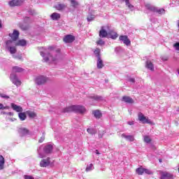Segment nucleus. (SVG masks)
<instances>
[{
	"label": "nucleus",
	"instance_id": "obj_16",
	"mask_svg": "<svg viewBox=\"0 0 179 179\" xmlns=\"http://www.w3.org/2000/svg\"><path fill=\"white\" fill-rule=\"evenodd\" d=\"M50 157L48 159H43L40 162V166L41 167H48L50 166Z\"/></svg>",
	"mask_w": 179,
	"mask_h": 179
},
{
	"label": "nucleus",
	"instance_id": "obj_17",
	"mask_svg": "<svg viewBox=\"0 0 179 179\" xmlns=\"http://www.w3.org/2000/svg\"><path fill=\"white\" fill-rule=\"evenodd\" d=\"M43 152L46 155H49L50 153H52V145L49 144V145H45L43 148Z\"/></svg>",
	"mask_w": 179,
	"mask_h": 179
},
{
	"label": "nucleus",
	"instance_id": "obj_28",
	"mask_svg": "<svg viewBox=\"0 0 179 179\" xmlns=\"http://www.w3.org/2000/svg\"><path fill=\"white\" fill-rule=\"evenodd\" d=\"M26 113L29 118H36L37 117V114L31 110H27Z\"/></svg>",
	"mask_w": 179,
	"mask_h": 179
},
{
	"label": "nucleus",
	"instance_id": "obj_18",
	"mask_svg": "<svg viewBox=\"0 0 179 179\" xmlns=\"http://www.w3.org/2000/svg\"><path fill=\"white\" fill-rule=\"evenodd\" d=\"M96 67L98 69H103V68H104V62H103V59H101V57L97 59Z\"/></svg>",
	"mask_w": 179,
	"mask_h": 179
},
{
	"label": "nucleus",
	"instance_id": "obj_38",
	"mask_svg": "<svg viewBox=\"0 0 179 179\" xmlns=\"http://www.w3.org/2000/svg\"><path fill=\"white\" fill-rule=\"evenodd\" d=\"M96 44L97 45H104V44H106V42L100 38L99 41H96Z\"/></svg>",
	"mask_w": 179,
	"mask_h": 179
},
{
	"label": "nucleus",
	"instance_id": "obj_44",
	"mask_svg": "<svg viewBox=\"0 0 179 179\" xmlns=\"http://www.w3.org/2000/svg\"><path fill=\"white\" fill-rule=\"evenodd\" d=\"M92 98L94 99V100H97V101L101 100V99H103L101 96H97V95L94 96Z\"/></svg>",
	"mask_w": 179,
	"mask_h": 179
},
{
	"label": "nucleus",
	"instance_id": "obj_29",
	"mask_svg": "<svg viewBox=\"0 0 179 179\" xmlns=\"http://www.w3.org/2000/svg\"><path fill=\"white\" fill-rule=\"evenodd\" d=\"M108 35L112 40H115L118 37V34L114 31H110Z\"/></svg>",
	"mask_w": 179,
	"mask_h": 179
},
{
	"label": "nucleus",
	"instance_id": "obj_41",
	"mask_svg": "<svg viewBox=\"0 0 179 179\" xmlns=\"http://www.w3.org/2000/svg\"><path fill=\"white\" fill-rule=\"evenodd\" d=\"M45 139V136L43 134L38 140L39 143H43L44 142V140Z\"/></svg>",
	"mask_w": 179,
	"mask_h": 179
},
{
	"label": "nucleus",
	"instance_id": "obj_9",
	"mask_svg": "<svg viewBox=\"0 0 179 179\" xmlns=\"http://www.w3.org/2000/svg\"><path fill=\"white\" fill-rule=\"evenodd\" d=\"M63 41L68 44L73 43L75 41V36L71 34L66 35L63 38Z\"/></svg>",
	"mask_w": 179,
	"mask_h": 179
},
{
	"label": "nucleus",
	"instance_id": "obj_13",
	"mask_svg": "<svg viewBox=\"0 0 179 179\" xmlns=\"http://www.w3.org/2000/svg\"><path fill=\"white\" fill-rule=\"evenodd\" d=\"M145 68L151 71V72H155V65L150 60H147L145 62Z\"/></svg>",
	"mask_w": 179,
	"mask_h": 179
},
{
	"label": "nucleus",
	"instance_id": "obj_25",
	"mask_svg": "<svg viewBox=\"0 0 179 179\" xmlns=\"http://www.w3.org/2000/svg\"><path fill=\"white\" fill-rule=\"evenodd\" d=\"M108 34L107 31L105 29H102L99 31V37H102V38L107 37Z\"/></svg>",
	"mask_w": 179,
	"mask_h": 179
},
{
	"label": "nucleus",
	"instance_id": "obj_24",
	"mask_svg": "<svg viewBox=\"0 0 179 179\" xmlns=\"http://www.w3.org/2000/svg\"><path fill=\"white\" fill-rule=\"evenodd\" d=\"M5 166V158L0 155V170H3Z\"/></svg>",
	"mask_w": 179,
	"mask_h": 179
},
{
	"label": "nucleus",
	"instance_id": "obj_52",
	"mask_svg": "<svg viewBox=\"0 0 179 179\" xmlns=\"http://www.w3.org/2000/svg\"><path fill=\"white\" fill-rule=\"evenodd\" d=\"M22 29H23V30H27V29H29V27H22Z\"/></svg>",
	"mask_w": 179,
	"mask_h": 179
},
{
	"label": "nucleus",
	"instance_id": "obj_26",
	"mask_svg": "<svg viewBox=\"0 0 179 179\" xmlns=\"http://www.w3.org/2000/svg\"><path fill=\"white\" fill-rule=\"evenodd\" d=\"M122 138H124L129 142H134V141H135V138H134V136H127L123 134H122Z\"/></svg>",
	"mask_w": 179,
	"mask_h": 179
},
{
	"label": "nucleus",
	"instance_id": "obj_3",
	"mask_svg": "<svg viewBox=\"0 0 179 179\" xmlns=\"http://www.w3.org/2000/svg\"><path fill=\"white\" fill-rule=\"evenodd\" d=\"M20 35V33L19 32V31L14 29L13 34H8L11 40H8V41H13V43H15V41H17V39L19 38Z\"/></svg>",
	"mask_w": 179,
	"mask_h": 179
},
{
	"label": "nucleus",
	"instance_id": "obj_7",
	"mask_svg": "<svg viewBox=\"0 0 179 179\" xmlns=\"http://www.w3.org/2000/svg\"><path fill=\"white\" fill-rule=\"evenodd\" d=\"M10 79L13 85H15V86H20L22 85V81H20V79L17 78V76L15 74H11L10 76Z\"/></svg>",
	"mask_w": 179,
	"mask_h": 179
},
{
	"label": "nucleus",
	"instance_id": "obj_58",
	"mask_svg": "<svg viewBox=\"0 0 179 179\" xmlns=\"http://www.w3.org/2000/svg\"><path fill=\"white\" fill-rule=\"evenodd\" d=\"M122 1H125V0H122Z\"/></svg>",
	"mask_w": 179,
	"mask_h": 179
},
{
	"label": "nucleus",
	"instance_id": "obj_34",
	"mask_svg": "<svg viewBox=\"0 0 179 179\" xmlns=\"http://www.w3.org/2000/svg\"><path fill=\"white\" fill-rule=\"evenodd\" d=\"M100 48H96L95 50L94 51V55H96L97 59L101 58V56H100Z\"/></svg>",
	"mask_w": 179,
	"mask_h": 179
},
{
	"label": "nucleus",
	"instance_id": "obj_4",
	"mask_svg": "<svg viewBox=\"0 0 179 179\" xmlns=\"http://www.w3.org/2000/svg\"><path fill=\"white\" fill-rule=\"evenodd\" d=\"M48 82V78L44 76H40L36 78V85H45Z\"/></svg>",
	"mask_w": 179,
	"mask_h": 179
},
{
	"label": "nucleus",
	"instance_id": "obj_6",
	"mask_svg": "<svg viewBox=\"0 0 179 179\" xmlns=\"http://www.w3.org/2000/svg\"><path fill=\"white\" fill-rule=\"evenodd\" d=\"M138 120L141 121L143 124H151L150 120L146 117L142 113H139L138 115Z\"/></svg>",
	"mask_w": 179,
	"mask_h": 179
},
{
	"label": "nucleus",
	"instance_id": "obj_42",
	"mask_svg": "<svg viewBox=\"0 0 179 179\" xmlns=\"http://www.w3.org/2000/svg\"><path fill=\"white\" fill-rule=\"evenodd\" d=\"M173 47L176 51H179V42H176L175 44H173Z\"/></svg>",
	"mask_w": 179,
	"mask_h": 179
},
{
	"label": "nucleus",
	"instance_id": "obj_50",
	"mask_svg": "<svg viewBox=\"0 0 179 179\" xmlns=\"http://www.w3.org/2000/svg\"><path fill=\"white\" fill-rule=\"evenodd\" d=\"M129 82H131V83H135V78H129Z\"/></svg>",
	"mask_w": 179,
	"mask_h": 179
},
{
	"label": "nucleus",
	"instance_id": "obj_11",
	"mask_svg": "<svg viewBox=\"0 0 179 179\" xmlns=\"http://www.w3.org/2000/svg\"><path fill=\"white\" fill-rule=\"evenodd\" d=\"M119 40H120V41H123V43H124L125 45H131V40H129L127 36H120L119 37Z\"/></svg>",
	"mask_w": 179,
	"mask_h": 179
},
{
	"label": "nucleus",
	"instance_id": "obj_53",
	"mask_svg": "<svg viewBox=\"0 0 179 179\" xmlns=\"http://www.w3.org/2000/svg\"><path fill=\"white\" fill-rule=\"evenodd\" d=\"M96 155H100V152H99V150H96Z\"/></svg>",
	"mask_w": 179,
	"mask_h": 179
},
{
	"label": "nucleus",
	"instance_id": "obj_10",
	"mask_svg": "<svg viewBox=\"0 0 179 179\" xmlns=\"http://www.w3.org/2000/svg\"><path fill=\"white\" fill-rule=\"evenodd\" d=\"M159 173L161 174L160 179H173V178H174L173 175L170 173L163 172V171H160Z\"/></svg>",
	"mask_w": 179,
	"mask_h": 179
},
{
	"label": "nucleus",
	"instance_id": "obj_12",
	"mask_svg": "<svg viewBox=\"0 0 179 179\" xmlns=\"http://www.w3.org/2000/svg\"><path fill=\"white\" fill-rule=\"evenodd\" d=\"M19 134L21 136H26V135H29L30 134V130L27 128H20L18 130Z\"/></svg>",
	"mask_w": 179,
	"mask_h": 179
},
{
	"label": "nucleus",
	"instance_id": "obj_56",
	"mask_svg": "<svg viewBox=\"0 0 179 179\" xmlns=\"http://www.w3.org/2000/svg\"><path fill=\"white\" fill-rule=\"evenodd\" d=\"M19 59H22V56H20V57H19Z\"/></svg>",
	"mask_w": 179,
	"mask_h": 179
},
{
	"label": "nucleus",
	"instance_id": "obj_20",
	"mask_svg": "<svg viewBox=\"0 0 179 179\" xmlns=\"http://www.w3.org/2000/svg\"><path fill=\"white\" fill-rule=\"evenodd\" d=\"M62 113H74V105L62 109Z\"/></svg>",
	"mask_w": 179,
	"mask_h": 179
},
{
	"label": "nucleus",
	"instance_id": "obj_1",
	"mask_svg": "<svg viewBox=\"0 0 179 179\" xmlns=\"http://www.w3.org/2000/svg\"><path fill=\"white\" fill-rule=\"evenodd\" d=\"M61 50L58 49L55 50V48L54 46H49L47 50L45 52H41V57H45L44 59L47 62V61H52V62H55L57 61V56L56 55L55 57L52 55H55V54H59ZM45 55H47L45 57Z\"/></svg>",
	"mask_w": 179,
	"mask_h": 179
},
{
	"label": "nucleus",
	"instance_id": "obj_45",
	"mask_svg": "<svg viewBox=\"0 0 179 179\" xmlns=\"http://www.w3.org/2000/svg\"><path fill=\"white\" fill-rule=\"evenodd\" d=\"M124 1L126 2V5L129 8H134V6L132 5H131V3H129V0H124Z\"/></svg>",
	"mask_w": 179,
	"mask_h": 179
},
{
	"label": "nucleus",
	"instance_id": "obj_33",
	"mask_svg": "<svg viewBox=\"0 0 179 179\" xmlns=\"http://www.w3.org/2000/svg\"><path fill=\"white\" fill-rule=\"evenodd\" d=\"M154 12L159 13V15H164V13H166V10H164V8H160V9L155 8V10Z\"/></svg>",
	"mask_w": 179,
	"mask_h": 179
},
{
	"label": "nucleus",
	"instance_id": "obj_47",
	"mask_svg": "<svg viewBox=\"0 0 179 179\" xmlns=\"http://www.w3.org/2000/svg\"><path fill=\"white\" fill-rule=\"evenodd\" d=\"M144 173H145V174H152V172L149 169H145V168H144Z\"/></svg>",
	"mask_w": 179,
	"mask_h": 179
},
{
	"label": "nucleus",
	"instance_id": "obj_37",
	"mask_svg": "<svg viewBox=\"0 0 179 179\" xmlns=\"http://www.w3.org/2000/svg\"><path fill=\"white\" fill-rule=\"evenodd\" d=\"M144 142L145 143H150V142H152V139H150V137H149V136H145Z\"/></svg>",
	"mask_w": 179,
	"mask_h": 179
},
{
	"label": "nucleus",
	"instance_id": "obj_55",
	"mask_svg": "<svg viewBox=\"0 0 179 179\" xmlns=\"http://www.w3.org/2000/svg\"><path fill=\"white\" fill-rule=\"evenodd\" d=\"M159 163H162L163 161L162 160V159H159Z\"/></svg>",
	"mask_w": 179,
	"mask_h": 179
},
{
	"label": "nucleus",
	"instance_id": "obj_15",
	"mask_svg": "<svg viewBox=\"0 0 179 179\" xmlns=\"http://www.w3.org/2000/svg\"><path fill=\"white\" fill-rule=\"evenodd\" d=\"M26 44H27V41H26L24 39L19 40L15 43L14 42V45H15V47H24Z\"/></svg>",
	"mask_w": 179,
	"mask_h": 179
},
{
	"label": "nucleus",
	"instance_id": "obj_49",
	"mask_svg": "<svg viewBox=\"0 0 179 179\" xmlns=\"http://www.w3.org/2000/svg\"><path fill=\"white\" fill-rule=\"evenodd\" d=\"M6 108H8V107H5L3 106V104L0 103V110H5Z\"/></svg>",
	"mask_w": 179,
	"mask_h": 179
},
{
	"label": "nucleus",
	"instance_id": "obj_21",
	"mask_svg": "<svg viewBox=\"0 0 179 179\" xmlns=\"http://www.w3.org/2000/svg\"><path fill=\"white\" fill-rule=\"evenodd\" d=\"M92 114L94 115V117L98 120L103 117V114H101V112H100L99 110H94Z\"/></svg>",
	"mask_w": 179,
	"mask_h": 179
},
{
	"label": "nucleus",
	"instance_id": "obj_8",
	"mask_svg": "<svg viewBox=\"0 0 179 179\" xmlns=\"http://www.w3.org/2000/svg\"><path fill=\"white\" fill-rule=\"evenodd\" d=\"M74 113H79V114H83L86 113V108L80 105H74Z\"/></svg>",
	"mask_w": 179,
	"mask_h": 179
},
{
	"label": "nucleus",
	"instance_id": "obj_2",
	"mask_svg": "<svg viewBox=\"0 0 179 179\" xmlns=\"http://www.w3.org/2000/svg\"><path fill=\"white\" fill-rule=\"evenodd\" d=\"M13 45H15L13 41H6V48L8 50L9 52L11 54H16L17 49L16 48V46H13Z\"/></svg>",
	"mask_w": 179,
	"mask_h": 179
},
{
	"label": "nucleus",
	"instance_id": "obj_31",
	"mask_svg": "<svg viewBox=\"0 0 179 179\" xmlns=\"http://www.w3.org/2000/svg\"><path fill=\"white\" fill-rule=\"evenodd\" d=\"M136 173L138 174V176H143V173H145L144 168L139 167L136 169Z\"/></svg>",
	"mask_w": 179,
	"mask_h": 179
},
{
	"label": "nucleus",
	"instance_id": "obj_48",
	"mask_svg": "<svg viewBox=\"0 0 179 179\" xmlns=\"http://www.w3.org/2000/svg\"><path fill=\"white\" fill-rule=\"evenodd\" d=\"M24 178H25V179H34V178L33 176H28V175H25V176H24Z\"/></svg>",
	"mask_w": 179,
	"mask_h": 179
},
{
	"label": "nucleus",
	"instance_id": "obj_36",
	"mask_svg": "<svg viewBox=\"0 0 179 179\" xmlns=\"http://www.w3.org/2000/svg\"><path fill=\"white\" fill-rule=\"evenodd\" d=\"M71 6H73V8H76V7L79 6V2H78L76 0H71Z\"/></svg>",
	"mask_w": 179,
	"mask_h": 179
},
{
	"label": "nucleus",
	"instance_id": "obj_19",
	"mask_svg": "<svg viewBox=\"0 0 179 179\" xmlns=\"http://www.w3.org/2000/svg\"><path fill=\"white\" fill-rule=\"evenodd\" d=\"M11 107L13 110H14L17 113H22L23 111V108L21 106H19L15 103H11Z\"/></svg>",
	"mask_w": 179,
	"mask_h": 179
},
{
	"label": "nucleus",
	"instance_id": "obj_32",
	"mask_svg": "<svg viewBox=\"0 0 179 179\" xmlns=\"http://www.w3.org/2000/svg\"><path fill=\"white\" fill-rule=\"evenodd\" d=\"M87 132H88L90 135H96V134H97V131H96V129L93 128H88L87 129Z\"/></svg>",
	"mask_w": 179,
	"mask_h": 179
},
{
	"label": "nucleus",
	"instance_id": "obj_23",
	"mask_svg": "<svg viewBox=\"0 0 179 179\" xmlns=\"http://www.w3.org/2000/svg\"><path fill=\"white\" fill-rule=\"evenodd\" d=\"M54 8L57 9V10H64L65 8H66V5L62 3H58L57 5L55 6Z\"/></svg>",
	"mask_w": 179,
	"mask_h": 179
},
{
	"label": "nucleus",
	"instance_id": "obj_22",
	"mask_svg": "<svg viewBox=\"0 0 179 179\" xmlns=\"http://www.w3.org/2000/svg\"><path fill=\"white\" fill-rule=\"evenodd\" d=\"M50 17L52 20H59V19H61V14L53 13L51 14Z\"/></svg>",
	"mask_w": 179,
	"mask_h": 179
},
{
	"label": "nucleus",
	"instance_id": "obj_40",
	"mask_svg": "<svg viewBox=\"0 0 179 179\" xmlns=\"http://www.w3.org/2000/svg\"><path fill=\"white\" fill-rule=\"evenodd\" d=\"M104 134H106L105 131H99V138H101L104 136Z\"/></svg>",
	"mask_w": 179,
	"mask_h": 179
},
{
	"label": "nucleus",
	"instance_id": "obj_51",
	"mask_svg": "<svg viewBox=\"0 0 179 179\" xmlns=\"http://www.w3.org/2000/svg\"><path fill=\"white\" fill-rule=\"evenodd\" d=\"M0 29H2V21L0 20Z\"/></svg>",
	"mask_w": 179,
	"mask_h": 179
},
{
	"label": "nucleus",
	"instance_id": "obj_54",
	"mask_svg": "<svg viewBox=\"0 0 179 179\" xmlns=\"http://www.w3.org/2000/svg\"><path fill=\"white\" fill-rule=\"evenodd\" d=\"M129 124V125H134V122H130Z\"/></svg>",
	"mask_w": 179,
	"mask_h": 179
},
{
	"label": "nucleus",
	"instance_id": "obj_14",
	"mask_svg": "<svg viewBox=\"0 0 179 179\" xmlns=\"http://www.w3.org/2000/svg\"><path fill=\"white\" fill-rule=\"evenodd\" d=\"M122 101H124V103H127V104H134L135 103L134 99L131 98V96H122Z\"/></svg>",
	"mask_w": 179,
	"mask_h": 179
},
{
	"label": "nucleus",
	"instance_id": "obj_43",
	"mask_svg": "<svg viewBox=\"0 0 179 179\" xmlns=\"http://www.w3.org/2000/svg\"><path fill=\"white\" fill-rule=\"evenodd\" d=\"M93 169V164H90L88 167L86 168L85 171H91Z\"/></svg>",
	"mask_w": 179,
	"mask_h": 179
},
{
	"label": "nucleus",
	"instance_id": "obj_35",
	"mask_svg": "<svg viewBox=\"0 0 179 179\" xmlns=\"http://www.w3.org/2000/svg\"><path fill=\"white\" fill-rule=\"evenodd\" d=\"M146 8H147V9H148V10H151V12H155V10H156V7H155L150 4H147Z\"/></svg>",
	"mask_w": 179,
	"mask_h": 179
},
{
	"label": "nucleus",
	"instance_id": "obj_5",
	"mask_svg": "<svg viewBox=\"0 0 179 179\" xmlns=\"http://www.w3.org/2000/svg\"><path fill=\"white\" fill-rule=\"evenodd\" d=\"M24 2V0H11L8 2V5L10 8H15V6H21Z\"/></svg>",
	"mask_w": 179,
	"mask_h": 179
},
{
	"label": "nucleus",
	"instance_id": "obj_39",
	"mask_svg": "<svg viewBox=\"0 0 179 179\" xmlns=\"http://www.w3.org/2000/svg\"><path fill=\"white\" fill-rule=\"evenodd\" d=\"M94 15H90L88 17H87V22H92V20H94Z\"/></svg>",
	"mask_w": 179,
	"mask_h": 179
},
{
	"label": "nucleus",
	"instance_id": "obj_27",
	"mask_svg": "<svg viewBox=\"0 0 179 179\" xmlns=\"http://www.w3.org/2000/svg\"><path fill=\"white\" fill-rule=\"evenodd\" d=\"M23 71H24V69H22V67H19V66L13 67V72H14L15 73L23 72Z\"/></svg>",
	"mask_w": 179,
	"mask_h": 179
},
{
	"label": "nucleus",
	"instance_id": "obj_46",
	"mask_svg": "<svg viewBox=\"0 0 179 179\" xmlns=\"http://www.w3.org/2000/svg\"><path fill=\"white\" fill-rule=\"evenodd\" d=\"M0 97H2V99H9V96L5 94H0Z\"/></svg>",
	"mask_w": 179,
	"mask_h": 179
},
{
	"label": "nucleus",
	"instance_id": "obj_30",
	"mask_svg": "<svg viewBox=\"0 0 179 179\" xmlns=\"http://www.w3.org/2000/svg\"><path fill=\"white\" fill-rule=\"evenodd\" d=\"M18 117L21 121H24L27 118V115H26V113L20 112L18 113Z\"/></svg>",
	"mask_w": 179,
	"mask_h": 179
},
{
	"label": "nucleus",
	"instance_id": "obj_57",
	"mask_svg": "<svg viewBox=\"0 0 179 179\" xmlns=\"http://www.w3.org/2000/svg\"><path fill=\"white\" fill-rule=\"evenodd\" d=\"M165 61H167V59H165Z\"/></svg>",
	"mask_w": 179,
	"mask_h": 179
}]
</instances>
